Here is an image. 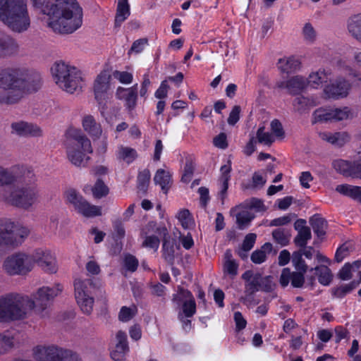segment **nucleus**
Segmentation results:
<instances>
[{
    "label": "nucleus",
    "instance_id": "1",
    "mask_svg": "<svg viewBox=\"0 0 361 361\" xmlns=\"http://www.w3.org/2000/svg\"><path fill=\"white\" fill-rule=\"evenodd\" d=\"M10 185L13 187L3 195L8 204L29 209L39 201L38 179L32 168L25 165L7 168L0 164V187Z\"/></svg>",
    "mask_w": 361,
    "mask_h": 361
},
{
    "label": "nucleus",
    "instance_id": "2",
    "mask_svg": "<svg viewBox=\"0 0 361 361\" xmlns=\"http://www.w3.org/2000/svg\"><path fill=\"white\" fill-rule=\"evenodd\" d=\"M45 16V23L54 32L68 35L82 25V8L76 0H30Z\"/></svg>",
    "mask_w": 361,
    "mask_h": 361
},
{
    "label": "nucleus",
    "instance_id": "3",
    "mask_svg": "<svg viewBox=\"0 0 361 361\" xmlns=\"http://www.w3.org/2000/svg\"><path fill=\"white\" fill-rule=\"evenodd\" d=\"M39 77L32 78L28 71L23 68H7L0 70V89L6 90L1 102L15 104L23 96L39 88Z\"/></svg>",
    "mask_w": 361,
    "mask_h": 361
},
{
    "label": "nucleus",
    "instance_id": "4",
    "mask_svg": "<svg viewBox=\"0 0 361 361\" xmlns=\"http://www.w3.org/2000/svg\"><path fill=\"white\" fill-rule=\"evenodd\" d=\"M0 20L14 32L27 31L31 25L27 0H0Z\"/></svg>",
    "mask_w": 361,
    "mask_h": 361
},
{
    "label": "nucleus",
    "instance_id": "5",
    "mask_svg": "<svg viewBox=\"0 0 361 361\" xmlns=\"http://www.w3.org/2000/svg\"><path fill=\"white\" fill-rule=\"evenodd\" d=\"M64 145L67 159L72 164L78 167L87 165L93 149L90 140L80 129H69Z\"/></svg>",
    "mask_w": 361,
    "mask_h": 361
},
{
    "label": "nucleus",
    "instance_id": "6",
    "mask_svg": "<svg viewBox=\"0 0 361 361\" xmlns=\"http://www.w3.org/2000/svg\"><path fill=\"white\" fill-rule=\"evenodd\" d=\"M6 322L26 319L35 310V303L28 295L9 293L1 297Z\"/></svg>",
    "mask_w": 361,
    "mask_h": 361
},
{
    "label": "nucleus",
    "instance_id": "7",
    "mask_svg": "<svg viewBox=\"0 0 361 361\" xmlns=\"http://www.w3.org/2000/svg\"><path fill=\"white\" fill-rule=\"evenodd\" d=\"M51 73L56 84L66 92L73 94L81 90V73L75 67L59 61L54 64Z\"/></svg>",
    "mask_w": 361,
    "mask_h": 361
},
{
    "label": "nucleus",
    "instance_id": "8",
    "mask_svg": "<svg viewBox=\"0 0 361 361\" xmlns=\"http://www.w3.org/2000/svg\"><path fill=\"white\" fill-rule=\"evenodd\" d=\"M3 269L9 276L25 275L33 269V257L23 252H14L5 259Z\"/></svg>",
    "mask_w": 361,
    "mask_h": 361
},
{
    "label": "nucleus",
    "instance_id": "9",
    "mask_svg": "<svg viewBox=\"0 0 361 361\" xmlns=\"http://www.w3.org/2000/svg\"><path fill=\"white\" fill-rule=\"evenodd\" d=\"M66 199L79 214L85 217H94L102 215V208L90 204L78 192L74 189H68L65 193Z\"/></svg>",
    "mask_w": 361,
    "mask_h": 361
},
{
    "label": "nucleus",
    "instance_id": "10",
    "mask_svg": "<svg viewBox=\"0 0 361 361\" xmlns=\"http://www.w3.org/2000/svg\"><path fill=\"white\" fill-rule=\"evenodd\" d=\"M353 117L351 109L347 106L341 108H319L313 113V122H335Z\"/></svg>",
    "mask_w": 361,
    "mask_h": 361
},
{
    "label": "nucleus",
    "instance_id": "11",
    "mask_svg": "<svg viewBox=\"0 0 361 361\" xmlns=\"http://www.w3.org/2000/svg\"><path fill=\"white\" fill-rule=\"evenodd\" d=\"M62 290L63 287L59 283L38 288L30 297L35 303V309L38 311L44 310L50 302L62 292Z\"/></svg>",
    "mask_w": 361,
    "mask_h": 361
},
{
    "label": "nucleus",
    "instance_id": "12",
    "mask_svg": "<svg viewBox=\"0 0 361 361\" xmlns=\"http://www.w3.org/2000/svg\"><path fill=\"white\" fill-rule=\"evenodd\" d=\"M112 89L111 75L109 71L104 70L97 76L94 82L95 99L102 103L109 97Z\"/></svg>",
    "mask_w": 361,
    "mask_h": 361
},
{
    "label": "nucleus",
    "instance_id": "13",
    "mask_svg": "<svg viewBox=\"0 0 361 361\" xmlns=\"http://www.w3.org/2000/svg\"><path fill=\"white\" fill-rule=\"evenodd\" d=\"M350 87V83L347 80L338 76L334 81L325 85L323 92L326 98L338 99L347 97Z\"/></svg>",
    "mask_w": 361,
    "mask_h": 361
},
{
    "label": "nucleus",
    "instance_id": "14",
    "mask_svg": "<svg viewBox=\"0 0 361 361\" xmlns=\"http://www.w3.org/2000/svg\"><path fill=\"white\" fill-rule=\"evenodd\" d=\"M173 301L182 305V312L185 317H191L195 314L196 303L190 291L179 288L177 293L173 295Z\"/></svg>",
    "mask_w": 361,
    "mask_h": 361
},
{
    "label": "nucleus",
    "instance_id": "15",
    "mask_svg": "<svg viewBox=\"0 0 361 361\" xmlns=\"http://www.w3.org/2000/svg\"><path fill=\"white\" fill-rule=\"evenodd\" d=\"M62 350L54 345H39L32 348V356L36 361H59Z\"/></svg>",
    "mask_w": 361,
    "mask_h": 361
},
{
    "label": "nucleus",
    "instance_id": "16",
    "mask_svg": "<svg viewBox=\"0 0 361 361\" xmlns=\"http://www.w3.org/2000/svg\"><path fill=\"white\" fill-rule=\"evenodd\" d=\"M30 255L33 257V266L37 262L46 271L56 272L57 269L56 259L51 251L39 248Z\"/></svg>",
    "mask_w": 361,
    "mask_h": 361
},
{
    "label": "nucleus",
    "instance_id": "17",
    "mask_svg": "<svg viewBox=\"0 0 361 361\" xmlns=\"http://www.w3.org/2000/svg\"><path fill=\"white\" fill-rule=\"evenodd\" d=\"M100 289V283L91 279L78 278L74 281L75 297H78V294L80 293H83L84 295H94Z\"/></svg>",
    "mask_w": 361,
    "mask_h": 361
},
{
    "label": "nucleus",
    "instance_id": "18",
    "mask_svg": "<svg viewBox=\"0 0 361 361\" xmlns=\"http://www.w3.org/2000/svg\"><path fill=\"white\" fill-rule=\"evenodd\" d=\"M116 97L117 99L124 101L125 106L128 110L134 109L137 100V84L128 88L118 87L116 92Z\"/></svg>",
    "mask_w": 361,
    "mask_h": 361
},
{
    "label": "nucleus",
    "instance_id": "19",
    "mask_svg": "<svg viewBox=\"0 0 361 361\" xmlns=\"http://www.w3.org/2000/svg\"><path fill=\"white\" fill-rule=\"evenodd\" d=\"M305 274L302 271L291 272L290 269L284 268L281 271L279 283L281 286L286 287L290 281L293 287L302 288L305 283Z\"/></svg>",
    "mask_w": 361,
    "mask_h": 361
},
{
    "label": "nucleus",
    "instance_id": "20",
    "mask_svg": "<svg viewBox=\"0 0 361 361\" xmlns=\"http://www.w3.org/2000/svg\"><path fill=\"white\" fill-rule=\"evenodd\" d=\"M116 345L111 352V358L114 361H123L129 350L126 334L119 331L116 334Z\"/></svg>",
    "mask_w": 361,
    "mask_h": 361
},
{
    "label": "nucleus",
    "instance_id": "21",
    "mask_svg": "<svg viewBox=\"0 0 361 361\" xmlns=\"http://www.w3.org/2000/svg\"><path fill=\"white\" fill-rule=\"evenodd\" d=\"M11 133L19 136H40L42 130L33 123L18 121L11 124Z\"/></svg>",
    "mask_w": 361,
    "mask_h": 361
},
{
    "label": "nucleus",
    "instance_id": "22",
    "mask_svg": "<svg viewBox=\"0 0 361 361\" xmlns=\"http://www.w3.org/2000/svg\"><path fill=\"white\" fill-rule=\"evenodd\" d=\"M281 88L287 89L290 94H298L308 86L307 78L302 75H297L289 78L286 82H281L278 84Z\"/></svg>",
    "mask_w": 361,
    "mask_h": 361
},
{
    "label": "nucleus",
    "instance_id": "23",
    "mask_svg": "<svg viewBox=\"0 0 361 361\" xmlns=\"http://www.w3.org/2000/svg\"><path fill=\"white\" fill-rule=\"evenodd\" d=\"M333 167L336 171L343 174L344 176L360 178V175L358 174L360 171L359 161L352 164L351 162L343 159L335 160L333 162Z\"/></svg>",
    "mask_w": 361,
    "mask_h": 361
},
{
    "label": "nucleus",
    "instance_id": "24",
    "mask_svg": "<svg viewBox=\"0 0 361 361\" xmlns=\"http://www.w3.org/2000/svg\"><path fill=\"white\" fill-rule=\"evenodd\" d=\"M331 72L329 69L319 68L312 71L307 78L308 86L314 89L319 88L324 82L331 80Z\"/></svg>",
    "mask_w": 361,
    "mask_h": 361
},
{
    "label": "nucleus",
    "instance_id": "25",
    "mask_svg": "<svg viewBox=\"0 0 361 361\" xmlns=\"http://www.w3.org/2000/svg\"><path fill=\"white\" fill-rule=\"evenodd\" d=\"M82 126L93 140L99 139L102 135V128L101 124L91 115H86L82 119Z\"/></svg>",
    "mask_w": 361,
    "mask_h": 361
},
{
    "label": "nucleus",
    "instance_id": "26",
    "mask_svg": "<svg viewBox=\"0 0 361 361\" xmlns=\"http://www.w3.org/2000/svg\"><path fill=\"white\" fill-rule=\"evenodd\" d=\"M138 157L135 149L129 146L120 145L116 151V157L119 162L128 165L132 164Z\"/></svg>",
    "mask_w": 361,
    "mask_h": 361
},
{
    "label": "nucleus",
    "instance_id": "27",
    "mask_svg": "<svg viewBox=\"0 0 361 361\" xmlns=\"http://www.w3.org/2000/svg\"><path fill=\"white\" fill-rule=\"evenodd\" d=\"M243 279L246 281V291L252 294L261 288L263 277L259 273L247 271L243 274Z\"/></svg>",
    "mask_w": 361,
    "mask_h": 361
},
{
    "label": "nucleus",
    "instance_id": "28",
    "mask_svg": "<svg viewBox=\"0 0 361 361\" xmlns=\"http://www.w3.org/2000/svg\"><path fill=\"white\" fill-rule=\"evenodd\" d=\"M301 62L295 56H289L280 59L278 62V68L283 73H291L300 70Z\"/></svg>",
    "mask_w": 361,
    "mask_h": 361
},
{
    "label": "nucleus",
    "instance_id": "29",
    "mask_svg": "<svg viewBox=\"0 0 361 361\" xmlns=\"http://www.w3.org/2000/svg\"><path fill=\"white\" fill-rule=\"evenodd\" d=\"M154 181L156 185H159L164 193H166L171 187V173L167 169H159L157 171Z\"/></svg>",
    "mask_w": 361,
    "mask_h": 361
},
{
    "label": "nucleus",
    "instance_id": "30",
    "mask_svg": "<svg viewBox=\"0 0 361 361\" xmlns=\"http://www.w3.org/2000/svg\"><path fill=\"white\" fill-rule=\"evenodd\" d=\"M320 136L323 140L337 146H343L350 140V135L346 132L323 133Z\"/></svg>",
    "mask_w": 361,
    "mask_h": 361
},
{
    "label": "nucleus",
    "instance_id": "31",
    "mask_svg": "<svg viewBox=\"0 0 361 361\" xmlns=\"http://www.w3.org/2000/svg\"><path fill=\"white\" fill-rule=\"evenodd\" d=\"M347 30L353 38L360 41L361 39V13L349 18L347 21Z\"/></svg>",
    "mask_w": 361,
    "mask_h": 361
},
{
    "label": "nucleus",
    "instance_id": "32",
    "mask_svg": "<svg viewBox=\"0 0 361 361\" xmlns=\"http://www.w3.org/2000/svg\"><path fill=\"white\" fill-rule=\"evenodd\" d=\"M80 310L85 314H90L94 308V295H84L83 293L78 294L75 297Z\"/></svg>",
    "mask_w": 361,
    "mask_h": 361
},
{
    "label": "nucleus",
    "instance_id": "33",
    "mask_svg": "<svg viewBox=\"0 0 361 361\" xmlns=\"http://www.w3.org/2000/svg\"><path fill=\"white\" fill-rule=\"evenodd\" d=\"M130 5L128 0H118L115 25L118 27L130 16Z\"/></svg>",
    "mask_w": 361,
    "mask_h": 361
},
{
    "label": "nucleus",
    "instance_id": "34",
    "mask_svg": "<svg viewBox=\"0 0 361 361\" xmlns=\"http://www.w3.org/2000/svg\"><path fill=\"white\" fill-rule=\"evenodd\" d=\"M0 42V55L12 54L18 50L17 42L8 35L2 34Z\"/></svg>",
    "mask_w": 361,
    "mask_h": 361
},
{
    "label": "nucleus",
    "instance_id": "35",
    "mask_svg": "<svg viewBox=\"0 0 361 361\" xmlns=\"http://www.w3.org/2000/svg\"><path fill=\"white\" fill-rule=\"evenodd\" d=\"M301 36L305 43L313 44L316 42L318 35L313 25L307 22L302 27Z\"/></svg>",
    "mask_w": 361,
    "mask_h": 361
},
{
    "label": "nucleus",
    "instance_id": "36",
    "mask_svg": "<svg viewBox=\"0 0 361 361\" xmlns=\"http://www.w3.org/2000/svg\"><path fill=\"white\" fill-rule=\"evenodd\" d=\"M293 105L295 111L303 113L310 108L315 106L316 103L311 98L298 96L294 99Z\"/></svg>",
    "mask_w": 361,
    "mask_h": 361
},
{
    "label": "nucleus",
    "instance_id": "37",
    "mask_svg": "<svg viewBox=\"0 0 361 361\" xmlns=\"http://www.w3.org/2000/svg\"><path fill=\"white\" fill-rule=\"evenodd\" d=\"M272 245L270 243H264L259 250L254 251L251 255L252 261L255 264L264 262L267 258V254L271 252Z\"/></svg>",
    "mask_w": 361,
    "mask_h": 361
},
{
    "label": "nucleus",
    "instance_id": "38",
    "mask_svg": "<svg viewBox=\"0 0 361 361\" xmlns=\"http://www.w3.org/2000/svg\"><path fill=\"white\" fill-rule=\"evenodd\" d=\"M310 224L313 231L318 237L324 235L326 229V221L319 216H314L310 219Z\"/></svg>",
    "mask_w": 361,
    "mask_h": 361
},
{
    "label": "nucleus",
    "instance_id": "39",
    "mask_svg": "<svg viewBox=\"0 0 361 361\" xmlns=\"http://www.w3.org/2000/svg\"><path fill=\"white\" fill-rule=\"evenodd\" d=\"M255 137L258 143L267 146L271 145L275 141L274 135L268 131H265L264 126L257 129Z\"/></svg>",
    "mask_w": 361,
    "mask_h": 361
},
{
    "label": "nucleus",
    "instance_id": "40",
    "mask_svg": "<svg viewBox=\"0 0 361 361\" xmlns=\"http://www.w3.org/2000/svg\"><path fill=\"white\" fill-rule=\"evenodd\" d=\"M225 262L224 265V272L235 276L238 273V264L232 259V254L230 250H226L224 253Z\"/></svg>",
    "mask_w": 361,
    "mask_h": 361
},
{
    "label": "nucleus",
    "instance_id": "41",
    "mask_svg": "<svg viewBox=\"0 0 361 361\" xmlns=\"http://www.w3.org/2000/svg\"><path fill=\"white\" fill-rule=\"evenodd\" d=\"M315 270L318 274V279L320 283L327 286L332 280V274L326 266L317 267Z\"/></svg>",
    "mask_w": 361,
    "mask_h": 361
},
{
    "label": "nucleus",
    "instance_id": "42",
    "mask_svg": "<svg viewBox=\"0 0 361 361\" xmlns=\"http://www.w3.org/2000/svg\"><path fill=\"white\" fill-rule=\"evenodd\" d=\"M253 216L247 210H242L236 214V223L238 228L244 229L250 224Z\"/></svg>",
    "mask_w": 361,
    "mask_h": 361
},
{
    "label": "nucleus",
    "instance_id": "43",
    "mask_svg": "<svg viewBox=\"0 0 361 361\" xmlns=\"http://www.w3.org/2000/svg\"><path fill=\"white\" fill-rule=\"evenodd\" d=\"M272 236L274 241L281 246L287 245L290 241V234L283 229L278 228L274 230L272 232Z\"/></svg>",
    "mask_w": 361,
    "mask_h": 361
},
{
    "label": "nucleus",
    "instance_id": "44",
    "mask_svg": "<svg viewBox=\"0 0 361 361\" xmlns=\"http://www.w3.org/2000/svg\"><path fill=\"white\" fill-rule=\"evenodd\" d=\"M355 268H359V262H354L353 264H345L339 271V277L344 281L350 279L353 273L356 271Z\"/></svg>",
    "mask_w": 361,
    "mask_h": 361
},
{
    "label": "nucleus",
    "instance_id": "45",
    "mask_svg": "<svg viewBox=\"0 0 361 361\" xmlns=\"http://www.w3.org/2000/svg\"><path fill=\"white\" fill-rule=\"evenodd\" d=\"M112 76L123 85H129L132 83L133 80V73L125 71H114Z\"/></svg>",
    "mask_w": 361,
    "mask_h": 361
},
{
    "label": "nucleus",
    "instance_id": "46",
    "mask_svg": "<svg viewBox=\"0 0 361 361\" xmlns=\"http://www.w3.org/2000/svg\"><path fill=\"white\" fill-rule=\"evenodd\" d=\"M312 238L310 228L300 231L298 232V235L295 238V243L298 246L305 247L307 243V241Z\"/></svg>",
    "mask_w": 361,
    "mask_h": 361
},
{
    "label": "nucleus",
    "instance_id": "47",
    "mask_svg": "<svg viewBox=\"0 0 361 361\" xmlns=\"http://www.w3.org/2000/svg\"><path fill=\"white\" fill-rule=\"evenodd\" d=\"M175 245L169 241L164 240L163 243V257L169 263L172 264L174 259Z\"/></svg>",
    "mask_w": 361,
    "mask_h": 361
},
{
    "label": "nucleus",
    "instance_id": "48",
    "mask_svg": "<svg viewBox=\"0 0 361 361\" xmlns=\"http://www.w3.org/2000/svg\"><path fill=\"white\" fill-rule=\"evenodd\" d=\"M137 313V307L135 305L123 307L119 312L118 318L122 322H128Z\"/></svg>",
    "mask_w": 361,
    "mask_h": 361
},
{
    "label": "nucleus",
    "instance_id": "49",
    "mask_svg": "<svg viewBox=\"0 0 361 361\" xmlns=\"http://www.w3.org/2000/svg\"><path fill=\"white\" fill-rule=\"evenodd\" d=\"M177 218L181 226L185 229L190 228L193 224L190 212L187 209H183L178 212Z\"/></svg>",
    "mask_w": 361,
    "mask_h": 361
},
{
    "label": "nucleus",
    "instance_id": "50",
    "mask_svg": "<svg viewBox=\"0 0 361 361\" xmlns=\"http://www.w3.org/2000/svg\"><path fill=\"white\" fill-rule=\"evenodd\" d=\"M292 263L296 270H298V271H302L303 273H306L307 266L306 265L305 262L302 259V256L300 252H294L293 254Z\"/></svg>",
    "mask_w": 361,
    "mask_h": 361
},
{
    "label": "nucleus",
    "instance_id": "51",
    "mask_svg": "<svg viewBox=\"0 0 361 361\" xmlns=\"http://www.w3.org/2000/svg\"><path fill=\"white\" fill-rule=\"evenodd\" d=\"M150 180V172L149 170L140 171L137 176L138 188L144 192L146 191Z\"/></svg>",
    "mask_w": 361,
    "mask_h": 361
},
{
    "label": "nucleus",
    "instance_id": "52",
    "mask_svg": "<svg viewBox=\"0 0 361 361\" xmlns=\"http://www.w3.org/2000/svg\"><path fill=\"white\" fill-rule=\"evenodd\" d=\"M148 231H145L143 229L142 231V235H145V240L142 243V245L146 247L153 248L157 250L159 245V240L154 235L147 236Z\"/></svg>",
    "mask_w": 361,
    "mask_h": 361
},
{
    "label": "nucleus",
    "instance_id": "53",
    "mask_svg": "<svg viewBox=\"0 0 361 361\" xmlns=\"http://www.w3.org/2000/svg\"><path fill=\"white\" fill-rule=\"evenodd\" d=\"M13 346V338L0 334V355L6 353Z\"/></svg>",
    "mask_w": 361,
    "mask_h": 361
},
{
    "label": "nucleus",
    "instance_id": "54",
    "mask_svg": "<svg viewBox=\"0 0 361 361\" xmlns=\"http://www.w3.org/2000/svg\"><path fill=\"white\" fill-rule=\"evenodd\" d=\"M270 129L271 134L274 135V139L280 138L282 139L284 137V130L283 129L281 123L279 121L274 119L270 123Z\"/></svg>",
    "mask_w": 361,
    "mask_h": 361
},
{
    "label": "nucleus",
    "instance_id": "55",
    "mask_svg": "<svg viewBox=\"0 0 361 361\" xmlns=\"http://www.w3.org/2000/svg\"><path fill=\"white\" fill-rule=\"evenodd\" d=\"M108 191V188L99 180L96 182L92 188L93 195L97 198H101L102 197L105 196L107 195Z\"/></svg>",
    "mask_w": 361,
    "mask_h": 361
},
{
    "label": "nucleus",
    "instance_id": "56",
    "mask_svg": "<svg viewBox=\"0 0 361 361\" xmlns=\"http://www.w3.org/2000/svg\"><path fill=\"white\" fill-rule=\"evenodd\" d=\"M350 250V245L348 243H344L341 246H340L336 252V261L338 262H342L343 259L349 255Z\"/></svg>",
    "mask_w": 361,
    "mask_h": 361
},
{
    "label": "nucleus",
    "instance_id": "57",
    "mask_svg": "<svg viewBox=\"0 0 361 361\" xmlns=\"http://www.w3.org/2000/svg\"><path fill=\"white\" fill-rule=\"evenodd\" d=\"M125 268L131 272H134L138 266L137 259L133 255H126L123 260Z\"/></svg>",
    "mask_w": 361,
    "mask_h": 361
},
{
    "label": "nucleus",
    "instance_id": "58",
    "mask_svg": "<svg viewBox=\"0 0 361 361\" xmlns=\"http://www.w3.org/2000/svg\"><path fill=\"white\" fill-rule=\"evenodd\" d=\"M59 361H82L79 355L73 351L63 348Z\"/></svg>",
    "mask_w": 361,
    "mask_h": 361
},
{
    "label": "nucleus",
    "instance_id": "59",
    "mask_svg": "<svg viewBox=\"0 0 361 361\" xmlns=\"http://www.w3.org/2000/svg\"><path fill=\"white\" fill-rule=\"evenodd\" d=\"M194 166L192 162L188 161L185 164V166L184 167L183 173L182 175L181 180L183 183H189L193 175L194 172Z\"/></svg>",
    "mask_w": 361,
    "mask_h": 361
},
{
    "label": "nucleus",
    "instance_id": "60",
    "mask_svg": "<svg viewBox=\"0 0 361 361\" xmlns=\"http://www.w3.org/2000/svg\"><path fill=\"white\" fill-rule=\"evenodd\" d=\"M85 269L90 275H97L100 273L99 265L93 257H90V259L85 264Z\"/></svg>",
    "mask_w": 361,
    "mask_h": 361
},
{
    "label": "nucleus",
    "instance_id": "61",
    "mask_svg": "<svg viewBox=\"0 0 361 361\" xmlns=\"http://www.w3.org/2000/svg\"><path fill=\"white\" fill-rule=\"evenodd\" d=\"M257 235L255 233H249L247 234L243 243L242 248L245 252H247L250 250L256 241Z\"/></svg>",
    "mask_w": 361,
    "mask_h": 361
},
{
    "label": "nucleus",
    "instance_id": "62",
    "mask_svg": "<svg viewBox=\"0 0 361 361\" xmlns=\"http://www.w3.org/2000/svg\"><path fill=\"white\" fill-rule=\"evenodd\" d=\"M292 219L293 216L291 214L285 215L283 216H281L271 220V222L269 223V226H279L286 225L291 221Z\"/></svg>",
    "mask_w": 361,
    "mask_h": 361
},
{
    "label": "nucleus",
    "instance_id": "63",
    "mask_svg": "<svg viewBox=\"0 0 361 361\" xmlns=\"http://www.w3.org/2000/svg\"><path fill=\"white\" fill-rule=\"evenodd\" d=\"M231 171V162L228 160L226 164L223 165L220 169L221 178L219 181H224L226 179V182H228L230 179V173Z\"/></svg>",
    "mask_w": 361,
    "mask_h": 361
},
{
    "label": "nucleus",
    "instance_id": "64",
    "mask_svg": "<svg viewBox=\"0 0 361 361\" xmlns=\"http://www.w3.org/2000/svg\"><path fill=\"white\" fill-rule=\"evenodd\" d=\"M169 89V86L167 83V80L162 81L159 87L155 92V97L158 99L165 98L167 96Z\"/></svg>",
    "mask_w": 361,
    "mask_h": 361
}]
</instances>
